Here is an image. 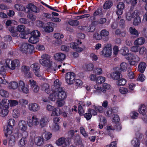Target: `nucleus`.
Here are the masks:
<instances>
[{
  "label": "nucleus",
  "mask_w": 147,
  "mask_h": 147,
  "mask_svg": "<svg viewBox=\"0 0 147 147\" xmlns=\"http://www.w3.org/2000/svg\"><path fill=\"white\" fill-rule=\"evenodd\" d=\"M34 46L28 43H24L21 45L20 50L23 53H27L28 52L31 53L34 50Z\"/></svg>",
  "instance_id": "1"
},
{
  "label": "nucleus",
  "mask_w": 147,
  "mask_h": 147,
  "mask_svg": "<svg viewBox=\"0 0 147 147\" xmlns=\"http://www.w3.org/2000/svg\"><path fill=\"white\" fill-rule=\"evenodd\" d=\"M102 55L106 57H109L111 55L112 53L111 45L109 44H107L104 47L102 51H101Z\"/></svg>",
  "instance_id": "2"
},
{
  "label": "nucleus",
  "mask_w": 147,
  "mask_h": 147,
  "mask_svg": "<svg viewBox=\"0 0 147 147\" xmlns=\"http://www.w3.org/2000/svg\"><path fill=\"white\" fill-rule=\"evenodd\" d=\"M39 123V119L36 115H33L28 122V124L29 127H34L37 126Z\"/></svg>",
  "instance_id": "3"
},
{
  "label": "nucleus",
  "mask_w": 147,
  "mask_h": 147,
  "mask_svg": "<svg viewBox=\"0 0 147 147\" xmlns=\"http://www.w3.org/2000/svg\"><path fill=\"white\" fill-rule=\"evenodd\" d=\"M30 67L36 76L38 77L41 76L42 73L40 71V66L38 64L34 63L31 65Z\"/></svg>",
  "instance_id": "4"
},
{
  "label": "nucleus",
  "mask_w": 147,
  "mask_h": 147,
  "mask_svg": "<svg viewBox=\"0 0 147 147\" xmlns=\"http://www.w3.org/2000/svg\"><path fill=\"white\" fill-rule=\"evenodd\" d=\"M75 76V74L73 72H69L67 73L65 76L67 83L69 84H72L74 81Z\"/></svg>",
  "instance_id": "5"
},
{
  "label": "nucleus",
  "mask_w": 147,
  "mask_h": 147,
  "mask_svg": "<svg viewBox=\"0 0 147 147\" xmlns=\"http://www.w3.org/2000/svg\"><path fill=\"white\" fill-rule=\"evenodd\" d=\"M77 42H72L70 44V47L76 51L80 52L82 51V49L79 47V44H80L82 43V42L79 41V40L77 41Z\"/></svg>",
  "instance_id": "6"
},
{
  "label": "nucleus",
  "mask_w": 147,
  "mask_h": 147,
  "mask_svg": "<svg viewBox=\"0 0 147 147\" xmlns=\"http://www.w3.org/2000/svg\"><path fill=\"white\" fill-rule=\"evenodd\" d=\"M19 89L21 90L24 93L27 94L29 92L28 87L25 86L24 82L22 80L19 81L18 87Z\"/></svg>",
  "instance_id": "7"
},
{
  "label": "nucleus",
  "mask_w": 147,
  "mask_h": 147,
  "mask_svg": "<svg viewBox=\"0 0 147 147\" xmlns=\"http://www.w3.org/2000/svg\"><path fill=\"white\" fill-rule=\"evenodd\" d=\"M57 90L59 99L64 100L66 98L67 95L66 93L62 87H59Z\"/></svg>",
  "instance_id": "8"
},
{
  "label": "nucleus",
  "mask_w": 147,
  "mask_h": 147,
  "mask_svg": "<svg viewBox=\"0 0 147 147\" xmlns=\"http://www.w3.org/2000/svg\"><path fill=\"white\" fill-rule=\"evenodd\" d=\"M56 143L59 146H61L63 144H65L66 145H68L69 144V142L68 138L62 137L57 140Z\"/></svg>",
  "instance_id": "9"
},
{
  "label": "nucleus",
  "mask_w": 147,
  "mask_h": 147,
  "mask_svg": "<svg viewBox=\"0 0 147 147\" xmlns=\"http://www.w3.org/2000/svg\"><path fill=\"white\" fill-rule=\"evenodd\" d=\"M40 107L39 105L36 103H31L28 105V109L33 112H35L39 110Z\"/></svg>",
  "instance_id": "10"
},
{
  "label": "nucleus",
  "mask_w": 147,
  "mask_h": 147,
  "mask_svg": "<svg viewBox=\"0 0 147 147\" xmlns=\"http://www.w3.org/2000/svg\"><path fill=\"white\" fill-rule=\"evenodd\" d=\"M66 56L64 53H56L54 56V59L58 61H62L66 58Z\"/></svg>",
  "instance_id": "11"
},
{
  "label": "nucleus",
  "mask_w": 147,
  "mask_h": 147,
  "mask_svg": "<svg viewBox=\"0 0 147 147\" xmlns=\"http://www.w3.org/2000/svg\"><path fill=\"white\" fill-rule=\"evenodd\" d=\"M18 126L20 130L25 131L27 129V125L25 121L23 120L20 121L18 124Z\"/></svg>",
  "instance_id": "12"
},
{
  "label": "nucleus",
  "mask_w": 147,
  "mask_h": 147,
  "mask_svg": "<svg viewBox=\"0 0 147 147\" xmlns=\"http://www.w3.org/2000/svg\"><path fill=\"white\" fill-rule=\"evenodd\" d=\"M50 93L51 94L49 96V98L51 100L54 101L55 100L58 99V91L57 90L52 89Z\"/></svg>",
  "instance_id": "13"
},
{
  "label": "nucleus",
  "mask_w": 147,
  "mask_h": 147,
  "mask_svg": "<svg viewBox=\"0 0 147 147\" xmlns=\"http://www.w3.org/2000/svg\"><path fill=\"white\" fill-rule=\"evenodd\" d=\"M124 4L123 2H119L117 5V10L116 12L117 14L118 15H121L122 14L123 10L124 8Z\"/></svg>",
  "instance_id": "14"
},
{
  "label": "nucleus",
  "mask_w": 147,
  "mask_h": 147,
  "mask_svg": "<svg viewBox=\"0 0 147 147\" xmlns=\"http://www.w3.org/2000/svg\"><path fill=\"white\" fill-rule=\"evenodd\" d=\"M48 122V118L47 117L44 116L42 117L39 121L40 126L42 128L46 126Z\"/></svg>",
  "instance_id": "15"
},
{
  "label": "nucleus",
  "mask_w": 147,
  "mask_h": 147,
  "mask_svg": "<svg viewBox=\"0 0 147 147\" xmlns=\"http://www.w3.org/2000/svg\"><path fill=\"white\" fill-rule=\"evenodd\" d=\"M12 61V62H11V65L10 66V69L13 70L18 68L20 66V62L17 59H15Z\"/></svg>",
  "instance_id": "16"
},
{
  "label": "nucleus",
  "mask_w": 147,
  "mask_h": 147,
  "mask_svg": "<svg viewBox=\"0 0 147 147\" xmlns=\"http://www.w3.org/2000/svg\"><path fill=\"white\" fill-rule=\"evenodd\" d=\"M94 88L95 90H94V92L95 93L99 94H100L101 92L103 93H105L106 92V90L103 88L99 87L97 85H94Z\"/></svg>",
  "instance_id": "17"
},
{
  "label": "nucleus",
  "mask_w": 147,
  "mask_h": 147,
  "mask_svg": "<svg viewBox=\"0 0 147 147\" xmlns=\"http://www.w3.org/2000/svg\"><path fill=\"white\" fill-rule=\"evenodd\" d=\"M9 146H13L15 145L16 143V138L13 135H9L8 136Z\"/></svg>",
  "instance_id": "18"
},
{
  "label": "nucleus",
  "mask_w": 147,
  "mask_h": 147,
  "mask_svg": "<svg viewBox=\"0 0 147 147\" xmlns=\"http://www.w3.org/2000/svg\"><path fill=\"white\" fill-rule=\"evenodd\" d=\"M13 130V127L11 126H7L5 127L4 131L5 133V136L7 137L12 133V131Z\"/></svg>",
  "instance_id": "19"
},
{
  "label": "nucleus",
  "mask_w": 147,
  "mask_h": 147,
  "mask_svg": "<svg viewBox=\"0 0 147 147\" xmlns=\"http://www.w3.org/2000/svg\"><path fill=\"white\" fill-rule=\"evenodd\" d=\"M27 8L32 11L35 13H38L40 11L39 8L32 3L28 4L27 5Z\"/></svg>",
  "instance_id": "20"
},
{
  "label": "nucleus",
  "mask_w": 147,
  "mask_h": 147,
  "mask_svg": "<svg viewBox=\"0 0 147 147\" xmlns=\"http://www.w3.org/2000/svg\"><path fill=\"white\" fill-rule=\"evenodd\" d=\"M34 140L35 143L38 146H41L44 144L43 137H36L35 138Z\"/></svg>",
  "instance_id": "21"
},
{
  "label": "nucleus",
  "mask_w": 147,
  "mask_h": 147,
  "mask_svg": "<svg viewBox=\"0 0 147 147\" xmlns=\"http://www.w3.org/2000/svg\"><path fill=\"white\" fill-rule=\"evenodd\" d=\"M111 76L113 79L116 80H118L122 77V76L120 73L117 71L111 73Z\"/></svg>",
  "instance_id": "22"
},
{
  "label": "nucleus",
  "mask_w": 147,
  "mask_h": 147,
  "mask_svg": "<svg viewBox=\"0 0 147 147\" xmlns=\"http://www.w3.org/2000/svg\"><path fill=\"white\" fill-rule=\"evenodd\" d=\"M9 31L12 33V36L14 37L18 36L19 32L17 31L16 28L13 26H10L9 28Z\"/></svg>",
  "instance_id": "23"
},
{
  "label": "nucleus",
  "mask_w": 147,
  "mask_h": 147,
  "mask_svg": "<svg viewBox=\"0 0 147 147\" xmlns=\"http://www.w3.org/2000/svg\"><path fill=\"white\" fill-rule=\"evenodd\" d=\"M145 41V39L143 37H140L137 38L134 42L135 45H140L143 44Z\"/></svg>",
  "instance_id": "24"
},
{
  "label": "nucleus",
  "mask_w": 147,
  "mask_h": 147,
  "mask_svg": "<svg viewBox=\"0 0 147 147\" xmlns=\"http://www.w3.org/2000/svg\"><path fill=\"white\" fill-rule=\"evenodd\" d=\"M138 110L140 114L143 115H145L147 111V104L146 105H141Z\"/></svg>",
  "instance_id": "25"
},
{
  "label": "nucleus",
  "mask_w": 147,
  "mask_h": 147,
  "mask_svg": "<svg viewBox=\"0 0 147 147\" xmlns=\"http://www.w3.org/2000/svg\"><path fill=\"white\" fill-rule=\"evenodd\" d=\"M146 66V64L145 62H141L138 65V71L141 73L144 72L145 70Z\"/></svg>",
  "instance_id": "26"
},
{
  "label": "nucleus",
  "mask_w": 147,
  "mask_h": 147,
  "mask_svg": "<svg viewBox=\"0 0 147 147\" xmlns=\"http://www.w3.org/2000/svg\"><path fill=\"white\" fill-rule=\"evenodd\" d=\"M39 62L42 65L44 66H47V67L50 64L52 63L50 60L45 59H41L39 60Z\"/></svg>",
  "instance_id": "27"
},
{
  "label": "nucleus",
  "mask_w": 147,
  "mask_h": 147,
  "mask_svg": "<svg viewBox=\"0 0 147 147\" xmlns=\"http://www.w3.org/2000/svg\"><path fill=\"white\" fill-rule=\"evenodd\" d=\"M129 31L132 35L138 37L139 36L140 33L134 28L131 27L129 29Z\"/></svg>",
  "instance_id": "28"
},
{
  "label": "nucleus",
  "mask_w": 147,
  "mask_h": 147,
  "mask_svg": "<svg viewBox=\"0 0 147 147\" xmlns=\"http://www.w3.org/2000/svg\"><path fill=\"white\" fill-rule=\"evenodd\" d=\"M113 5V3L111 1L108 0L104 3L103 7L104 9H107L110 8Z\"/></svg>",
  "instance_id": "29"
},
{
  "label": "nucleus",
  "mask_w": 147,
  "mask_h": 147,
  "mask_svg": "<svg viewBox=\"0 0 147 147\" xmlns=\"http://www.w3.org/2000/svg\"><path fill=\"white\" fill-rule=\"evenodd\" d=\"M60 84L59 82V80L57 79L54 82V85L51 86V88L52 89H53L54 90H58L60 87Z\"/></svg>",
  "instance_id": "30"
},
{
  "label": "nucleus",
  "mask_w": 147,
  "mask_h": 147,
  "mask_svg": "<svg viewBox=\"0 0 147 147\" xmlns=\"http://www.w3.org/2000/svg\"><path fill=\"white\" fill-rule=\"evenodd\" d=\"M131 144L134 147H139L140 142L139 139L134 138L131 141Z\"/></svg>",
  "instance_id": "31"
},
{
  "label": "nucleus",
  "mask_w": 147,
  "mask_h": 147,
  "mask_svg": "<svg viewBox=\"0 0 147 147\" xmlns=\"http://www.w3.org/2000/svg\"><path fill=\"white\" fill-rule=\"evenodd\" d=\"M27 142L26 140V138L22 137L19 141L18 142V145L20 147H24Z\"/></svg>",
  "instance_id": "32"
},
{
  "label": "nucleus",
  "mask_w": 147,
  "mask_h": 147,
  "mask_svg": "<svg viewBox=\"0 0 147 147\" xmlns=\"http://www.w3.org/2000/svg\"><path fill=\"white\" fill-rule=\"evenodd\" d=\"M18 87V84L15 81L11 82L9 84L8 87L9 89H15L17 88Z\"/></svg>",
  "instance_id": "33"
},
{
  "label": "nucleus",
  "mask_w": 147,
  "mask_h": 147,
  "mask_svg": "<svg viewBox=\"0 0 147 147\" xmlns=\"http://www.w3.org/2000/svg\"><path fill=\"white\" fill-rule=\"evenodd\" d=\"M49 85L48 84L45 83L42 86L41 88L42 90L45 91L47 94H49L51 92V90L49 89Z\"/></svg>",
  "instance_id": "34"
},
{
  "label": "nucleus",
  "mask_w": 147,
  "mask_h": 147,
  "mask_svg": "<svg viewBox=\"0 0 147 147\" xmlns=\"http://www.w3.org/2000/svg\"><path fill=\"white\" fill-rule=\"evenodd\" d=\"M52 134L49 132H45L43 133L42 136L45 138V140H47L50 139L52 137Z\"/></svg>",
  "instance_id": "35"
},
{
  "label": "nucleus",
  "mask_w": 147,
  "mask_h": 147,
  "mask_svg": "<svg viewBox=\"0 0 147 147\" xmlns=\"http://www.w3.org/2000/svg\"><path fill=\"white\" fill-rule=\"evenodd\" d=\"M38 41V38L36 37L32 36L30 37L29 39V42L35 44Z\"/></svg>",
  "instance_id": "36"
},
{
  "label": "nucleus",
  "mask_w": 147,
  "mask_h": 147,
  "mask_svg": "<svg viewBox=\"0 0 147 147\" xmlns=\"http://www.w3.org/2000/svg\"><path fill=\"white\" fill-rule=\"evenodd\" d=\"M68 23L72 26H77L79 24V21L76 20H71L68 21Z\"/></svg>",
  "instance_id": "37"
},
{
  "label": "nucleus",
  "mask_w": 147,
  "mask_h": 147,
  "mask_svg": "<svg viewBox=\"0 0 147 147\" xmlns=\"http://www.w3.org/2000/svg\"><path fill=\"white\" fill-rule=\"evenodd\" d=\"M121 53L123 55H127L129 52L128 49L127 47H125L122 48L120 51Z\"/></svg>",
  "instance_id": "38"
},
{
  "label": "nucleus",
  "mask_w": 147,
  "mask_h": 147,
  "mask_svg": "<svg viewBox=\"0 0 147 147\" xmlns=\"http://www.w3.org/2000/svg\"><path fill=\"white\" fill-rule=\"evenodd\" d=\"M60 115V110L58 108H55L53 110L52 116H58Z\"/></svg>",
  "instance_id": "39"
},
{
  "label": "nucleus",
  "mask_w": 147,
  "mask_h": 147,
  "mask_svg": "<svg viewBox=\"0 0 147 147\" xmlns=\"http://www.w3.org/2000/svg\"><path fill=\"white\" fill-rule=\"evenodd\" d=\"M14 7L17 10L20 11H24L25 10V8L24 6L18 4L15 5Z\"/></svg>",
  "instance_id": "40"
},
{
  "label": "nucleus",
  "mask_w": 147,
  "mask_h": 147,
  "mask_svg": "<svg viewBox=\"0 0 147 147\" xmlns=\"http://www.w3.org/2000/svg\"><path fill=\"white\" fill-rule=\"evenodd\" d=\"M94 73L96 75H100L102 73V69L100 67H96L93 71Z\"/></svg>",
  "instance_id": "41"
},
{
  "label": "nucleus",
  "mask_w": 147,
  "mask_h": 147,
  "mask_svg": "<svg viewBox=\"0 0 147 147\" xmlns=\"http://www.w3.org/2000/svg\"><path fill=\"white\" fill-rule=\"evenodd\" d=\"M93 108L95 109L97 112L102 113L103 112L104 109L103 107L101 106H96L95 105L93 106Z\"/></svg>",
  "instance_id": "42"
},
{
  "label": "nucleus",
  "mask_w": 147,
  "mask_h": 147,
  "mask_svg": "<svg viewBox=\"0 0 147 147\" xmlns=\"http://www.w3.org/2000/svg\"><path fill=\"white\" fill-rule=\"evenodd\" d=\"M141 21V20L140 17L134 18L133 24L135 26H137L140 24Z\"/></svg>",
  "instance_id": "43"
},
{
  "label": "nucleus",
  "mask_w": 147,
  "mask_h": 147,
  "mask_svg": "<svg viewBox=\"0 0 147 147\" xmlns=\"http://www.w3.org/2000/svg\"><path fill=\"white\" fill-rule=\"evenodd\" d=\"M105 78L104 77L99 76L97 78L96 82L98 84H101L105 82Z\"/></svg>",
  "instance_id": "44"
},
{
  "label": "nucleus",
  "mask_w": 147,
  "mask_h": 147,
  "mask_svg": "<svg viewBox=\"0 0 147 147\" xmlns=\"http://www.w3.org/2000/svg\"><path fill=\"white\" fill-rule=\"evenodd\" d=\"M100 34L101 37H107L109 35V32L106 29H104L100 31Z\"/></svg>",
  "instance_id": "45"
},
{
  "label": "nucleus",
  "mask_w": 147,
  "mask_h": 147,
  "mask_svg": "<svg viewBox=\"0 0 147 147\" xmlns=\"http://www.w3.org/2000/svg\"><path fill=\"white\" fill-rule=\"evenodd\" d=\"M47 70L48 71L52 72L53 73H54L56 70V67L55 66H53L52 63L50 64L48 66Z\"/></svg>",
  "instance_id": "46"
},
{
  "label": "nucleus",
  "mask_w": 147,
  "mask_h": 147,
  "mask_svg": "<svg viewBox=\"0 0 147 147\" xmlns=\"http://www.w3.org/2000/svg\"><path fill=\"white\" fill-rule=\"evenodd\" d=\"M0 94L2 96L5 97H7L9 96L8 92L3 89L0 90Z\"/></svg>",
  "instance_id": "47"
},
{
  "label": "nucleus",
  "mask_w": 147,
  "mask_h": 147,
  "mask_svg": "<svg viewBox=\"0 0 147 147\" xmlns=\"http://www.w3.org/2000/svg\"><path fill=\"white\" fill-rule=\"evenodd\" d=\"M126 83V80L123 78L121 79L117 82V84L118 86L124 85Z\"/></svg>",
  "instance_id": "48"
},
{
  "label": "nucleus",
  "mask_w": 147,
  "mask_h": 147,
  "mask_svg": "<svg viewBox=\"0 0 147 147\" xmlns=\"http://www.w3.org/2000/svg\"><path fill=\"white\" fill-rule=\"evenodd\" d=\"M15 124L16 122L14 119H10L8 120L7 126L13 127V126L15 125Z\"/></svg>",
  "instance_id": "49"
},
{
  "label": "nucleus",
  "mask_w": 147,
  "mask_h": 147,
  "mask_svg": "<svg viewBox=\"0 0 147 147\" xmlns=\"http://www.w3.org/2000/svg\"><path fill=\"white\" fill-rule=\"evenodd\" d=\"M102 8H99L94 13V16L100 15L102 14Z\"/></svg>",
  "instance_id": "50"
},
{
  "label": "nucleus",
  "mask_w": 147,
  "mask_h": 147,
  "mask_svg": "<svg viewBox=\"0 0 147 147\" xmlns=\"http://www.w3.org/2000/svg\"><path fill=\"white\" fill-rule=\"evenodd\" d=\"M25 27L24 26L22 25H18L16 29L17 31L19 32H23L25 29Z\"/></svg>",
  "instance_id": "51"
},
{
  "label": "nucleus",
  "mask_w": 147,
  "mask_h": 147,
  "mask_svg": "<svg viewBox=\"0 0 147 147\" xmlns=\"http://www.w3.org/2000/svg\"><path fill=\"white\" fill-rule=\"evenodd\" d=\"M140 49L139 47L137 46V45H135L130 47V50L131 51L133 52H137Z\"/></svg>",
  "instance_id": "52"
},
{
  "label": "nucleus",
  "mask_w": 147,
  "mask_h": 147,
  "mask_svg": "<svg viewBox=\"0 0 147 147\" xmlns=\"http://www.w3.org/2000/svg\"><path fill=\"white\" fill-rule=\"evenodd\" d=\"M30 32L31 33L32 35L37 37H39L40 35V32L37 30H34L32 32H30Z\"/></svg>",
  "instance_id": "53"
},
{
  "label": "nucleus",
  "mask_w": 147,
  "mask_h": 147,
  "mask_svg": "<svg viewBox=\"0 0 147 147\" xmlns=\"http://www.w3.org/2000/svg\"><path fill=\"white\" fill-rule=\"evenodd\" d=\"M132 14L131 11H130L126 13V18L127 20L130 21L131 20L132 18H133Z\"/></svg>",
  "instance_id": "54"
},
{
  "label": "nucleus",
  "mask_w": 147,
  "mask_h": 147,
  "mask_svg": "<svg viewBox=\"0 0 147 147\" xmlns=\"http://www.w3.org/2000/svg\"><path fill=\"white\" fill-rule=\"evenodd\" d=\"M131 12L133 18H135L139 17L140 13L138 10H136L134 11H131Z\"/></svg>",
  "instance_id": "55"
},
{
  "label": "nucleus",
  "mask_w": 147,
  "mask_h": 147,
  "mask_svg": "<svg viewBox=\"0 0 147 147\" xmlns=\"http://www.w3.org/2000/svg\"><path fill=\"white\" fill-rule=\"evenodd\" d=\"M139 50V54L140 55H143L146 54L147 51L146 49L144 47H142L140 48Z\"/></svg>",
  "instance_id": "56"
},
{
  "label": "nucleus",
  "mask_w": 147,
  "mask_h": 147,
  "mask_svg": "<svg viewBox=\"0 0 147 147\" xmlns=\"http://www.w3.org/2000/svg\"><path fill=\"white\" fill-rule=\"evenodd\" d=\"M80 131L81 134L85 137L86 138L88 136V135L86 133L84 128L81 126L80 128Z\"/></svg>",
  "instance_id": "57"
},
{
  "label": "nucleus",
  "mask_w": 147,
  "mask_h": 147,
  "mask_svg": "<svg viewBox=\"0 0 147 147\" xmlns=\"http://www.w3.org/2000/svg\"><path fill=\"white\" fill-rule=\"evenodd\" d=\"M68 113L65 112H63L61 113H60V115L64 117H69L71 115V113L70 110H69Z\"/></svg>",
  "instance_id": "58"
},
{
  "label": "nucleus",
  "mask_w": 147,
  "mask_h": 147,
  "mask_svg": "<svg viewBox=\"0 0 147 147\" xmlns=\"http://www.w3.org/2000/svg\"><path fill=\"white\" fill-rule=\"evenodd\" d=\"M94 66L92 63H89L86 65V69L89 71H92L94 68Z\"/></svg>",
  "instance_id": "59"
},
{
  "label": "nucleus",
  "mask_w": 147,
  "mask_h": 147,
  "mask_svg": "<svg viewBox=\"0 0 147 147\" xmlns=\"http://www.w3.org/2000/svg\"><path fill=\"white\" fill-rule=\"evenodd\" d=\"M8 101L11 107L15 106L18 104V102L16 100H11Z\"/></svg>",
  "instance_id": "60"
},
{
  "label": "nucleus",
  "mask_w": 147,
  "mask_h": 147,
  "mask_svg": "<svg viewBox=\"0 0 147 147\" xmlns=\"http://www.w3.org/2000/svg\"><path fill=\"white\" fill-rule=\"evenodd\" d=\"M120 69L122 71H126L127 68V65L125 63L123 62L120 64Z\"/></svg>",
  "instance_id": "61"
},
{
  "label": "nucleus",
  "mask_w": 147,
  "mask_h": 147,
  "mask_svg": "<svg viewBox=\"0 0 147 147\" xmlns=\"http://www.w3.org/2000/svg\"><path fill=\"white\" fill-rule=\"evenodd\" d=\"M95 29V27L94 26H89L86 27V31L89 32H92Z\"/></svg>",
  "instance_id": "62"
},
{
  "label": "nucleus",
  "mask_w": 147,
  "mask_h": 147,
  "mask_svg": "<svg viewBox=\"0 0 147 147\" xmlns=\"http://www.w3.org/2000/svg\"><path fill=\"white\" fill-rule=\"evenodd\" d=\"M93 38L96 40H100L102 39L100 34V35L98 33H95L93 35Z\"/></svg>",
  "instance_id": "63"
},
{
  "label": "nucleus",
  "mask_w": 147,
  "mask_h": 147,
  "mask_svg": "<svg viewBox=\"0 0 147 147\" xmlns=\"http://www.w3.org/2000/svg\"><path fill=\"white\" fill-rule=\"evenodd\" d=\"M119 91L121 93L123 94L129 92V91L128 90L127 88L123 87L120 88L119 89Z\"/></svg>",
  "instance_id": "64"
}]
</instances>
